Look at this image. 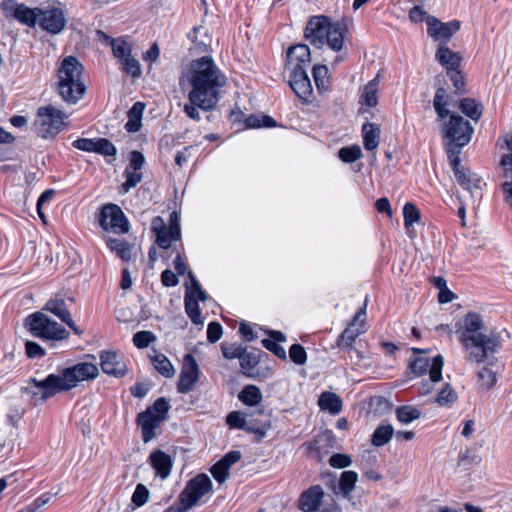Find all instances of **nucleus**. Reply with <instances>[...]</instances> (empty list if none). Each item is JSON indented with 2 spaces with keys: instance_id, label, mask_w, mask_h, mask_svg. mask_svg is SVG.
<instances>
[{
  "instance_id": "obj_34",
  "label": "nucleus",
  "mask_w": 512,
  "mask_h": 512,
  "mask_svg": "<svg viewBox=\"0 0 512 512\" xmlns=\"http://www.w3.org/2000/svg\"><path fill=\"white\" fill-rule=\"evenodd\" d=\"M460 111L473 121L481 118L483 106L473 98H463L459 103Z\"/></svg>"
},
{
  "instance_id": "obj_15",
  "label": "nucleus",
  "mask_w": 512,
  "mask_h": 512,
  "mask_svg": "<svg viewBox=\"0 0 512 512\" xmlns=\"http://www.w3.org/2000/svg\"><path fill=\"white\" fill-rule=\"evenodd\" d=\"M444 365V359L441 355H437L432 359L427 357H416L409 364V369L415 376H422L429 372V377L432 382H439L442 379V369Z\"/></svg>"
},
{
  "instance_id": "obj_47",
  "label": "nucleus",
  "mask_w": 512,
  "mask_h": 512,
  "mask_svg": "<svg viewBox=\"0 0 512 512\" xmlns=\"http://www.w3.org/2000/svg\"><path fill=\"white\" fill-rule=\"evenodd\" d=\"M358 480V474L354 471H344L339 480V488L344 495L350 494Z\"/></svg>"
},
{
  "instance_id": "obj_48",
  "label": "nucleus",
  "mask_w": 512,
  "mask_h": 512,
  "mask_svg": "<svg viewBox=\"0 0 512 512\" xmlns=\"http://www.w3.org/2000/svg\"><path fill=\"white\" fill-rule=\"evenodd\" d=\"M338 156L344 163H352L363 157L362 150L359 145H352L348 147H342L338 151Z\"/></svg>"
},
{
  "instance_id": "obj_27",
  "label": "nucleus",
  "mask_w": 512,
  "mask_h": 512,
  "mask_svg": "<svg viewBox=\"0 0 512 512\" xmlns=\"http://www.w3.org/2000/svg\"><path fill=\"white\" fill-rule=\"evenodd\" d=\"M146 161L142 152L137 150L130 151V188L136 186L143 179L141 169L144 167Z\"/></svg>"
},
{
  "instance_id": "obj_9",
  "label": "nucleus",
  "mask_w": 512,
  "mask_h": 512,
  "mask_svg": "<svg viewBox=\"0 0 512 512\" xmlns=\"http://www.w3.org/2000/svg\"><path fill=\"white\" fill-rule=\"evenodd\" d=\"M151 231L156 235L155 243L161 249L167 250L172 242L181 238L180 217L176 211L170 213L169 225L162 217L156 216L151 221Z\"/></svg>"
},
{
  "instance_id": "obj_19",
  "label": "nucleus",
  "mask_w": 512,
  "mask_h": 512,
  "mask_svg": "<svg viewBox=\"0 0 512 512\" xmlns=\"http://www.w3.org/2000/svg\"><path fill=\"white\" fill-rule=\"evenodd\" d=\"M311 62L310 49L306 44L291 46L287 51L286 68L291 70L307 69Z\"/></svg>"
},
{
  "instance_id": "obj_24",
  "label": "nucleus",
  "mask_w": 512,
  "mask_h": 512,
  "mask_svg": "<svg viewBox=\"0 0 512 512\" xmlns=\"http://www.w3.org/2000/svg\"><path fill=\"white\" fill-rule=\"evenodd\" d=\"M44 310L49 311L55 316H57L62 322L66 323L76 334H81V330L76 326V324L72 320L71 315L67 310L63 299L49 300L46 303Z\"/></svg>"
},
{
  "instance_id": "obj_36",
  "label": "nucleus",
  "mask_w": 512,
  "mask_h": 512,
  "mask_svg": "<svg viewBox=\"0 0 512 512\" xmlns=\"http://www.w3.org/2000/svg\"><path fill=\"white\" fill-rule=\"evenodd\" d=\"M394 435V428L390 424L379 425L371 436V443L375 447L386 445Z\"/></svg>"
},
{
  "instance_id": "obj_25",
  "label": "nucleus",
  "mask_w": 512,
  "mask_h": 512,
  "mask_svg": "<svg viewBox=\"0 0 512 512\" xmlns=\"http://www.w3.org/2000/svg\"><path fill=\"white\" fill-rule=\"evenodd\" d=\"M150 464L154 468L156 475L162 479L167 478L172 469L171 457L162 450H155L149 456Z\"/></svg>"
},
{
  "instance_id": "obj_2",
  "label": "nucleus",
  "mask_w": 512,
  "mask_h": 512,
  "mask_svg": "<svg viewBox=\"0 0 512 512\" xmlns=\"http://www.w3.org/2000/svg\"><path fill=\"white\" fill-rule=\"evenodd\" d=\"M485 324L479 313L469 312L464 318V329L460 333L459 342L466 352L465 359L470 363L481 364L487 361L489 365L497 362L495 353L500 347L498 337L482 333Z\"/></svg>"
},
{
  "instance_id": "obj_32",
  "label": "nucleus",
  "mask_w": 512,
  "mask_h": 512,
  "mask_svg": "<svg viewBox=\"0 0 512 512\" xmlns=\"http://www.w3.org/2000/svg\"><path fill=\"white\" fill-rule=\"evenodd\" d=\"M238 399L244 405L254 407L261 403L263 395L259 387L248 384L239 392Z\"/></svg>"
},
{
  "instance_id": "obj_62",
  "label": "nucleus",
  "mask_w": 512,
  "mask_h": 512,
  "mask_svg": "<svg viewBox=\"0 0 512 512\" xmlns=\"http://www.w3.org/2000/svg\"><path fill=\"white\" fill-rule=\"evenodd\" d=\"M21 3H17L15 0H4L0 4V8L6 17H17Z\"/></svg>"
},
{
  "instance_id": "obj_16",
  "label": "nucleus",
  "mask_w": 512,
  "mask_h": 512,
  "mask_svg": "<svg viewBox=\"0 0 512 512\" xmlns=\"http://www.w3.org/2000/svg\"><path fill=\"white\" fill-rule=\"evenodd\" d=\"M212 490V481L206 474H199L191 479L186 488L180 493L181 500L188 503L190 507L205 494Z\"/></svg>"
},
{
  "instance_id": "obj_31",
  "label": "nucleus",
  "mask_w": 512,
  "mask_h": 512,
  "mask_svg": "<svg viewBox=\"0 0 512 512\" xmlns=\"http://www.w3.org/2000/svg\"><path fill=\"white\" fill-rule=\"evenodd\" d=\"M321 410L328 411L332 415H337L342 410L341 398L333 392H323L318 400Z\"/></svg>"
},
{
  "instance_id": "obj_3",
  "label": "nucleus",
  "mask_w": 512,
  "mask_h": 512,
  "mask_svg": "<svg viewBox=\"0 0 512 512\" xmlns=\"http://www.w3.org/2000/svg\"><path fill=\"white\" fill-rule=\"evenodd\" d=\"M347 27L344 21L332 22L324 15L312 16L304 30L305 38L316 48L327 44L333 51H340Z\"/></svg>"
},
{
  "instance_id": "obj_60",
  "label": "nucleus",
  "mask_w": 512,
  "mask_h": 512,
  "mask_svg": "<svg viewBox=\"0 0 512 512\" xmlns=\"http://www.w3.org/2000/svg\"><path fill=\"white\" fill-rule=\"evenodd\" d=\"M461 147L448 146L447 154L450 160V164L454 173L463 170L460 165V151Z\"/></svg>"
},
{
  "instance_id": "obj_39",
  "label": "nucleus",
  "mask_w": 512,
  "mask_h": 512,
  "mask_svg": "<svg viewBox=\"0 0 512 512\" xmlns=\"http://www.w3.org/2000/svg\"><path fill=\"white\" fill-rule=\"evenodd\" d=\"M41 14V9L39 8H29L24 4H21L16 20L27 25L34 26L38 21V18Z\"/></svg>"
},
{
  "instance_id": "obj_64",
  "label": "nucleus",
  "mask_w": 512,
  "mask_h": 512,
  "mask_svg": "<svg viewBox=\"0 0 512 512\" xmlns=\"http://www.w3.org/2000/svg\"><path fill=\"white\" fill-rule=\"evenodd\" d=\"M210 471L214 479L220 484L226 481L229 475V470L220 461L216 462Z\"/></svg>"
},
{
  "instance_id": "obj_61",
  "label": "nucleus",
  "mask_w": 512,
  "mask_h": 512,
  "mask_svg": "<svg viewBox=\"0 0 512 512\" xmlns=\"http://www.w3.org/2000/svg\"><path fill=\"white\" fill-rule=\"evenodd\" d=\"M459 461L462 464H479L481 462V457L478 454L477 448L466 449L459 456Z\"/></svg>"
},
{
  "instance_id": "obj_46",
  "label": "nucleus",
  "mask_w": 512,
  "mask_h": 512,
  "mask_svg": "<svg viewBox=\"0 0 512 512\" xmlns=\"http://www.w3.org/2000/svg\"><path fill=\"white\" fill-rule=\"evenodd\" d=\"M458 399L456 391L451 387L449 383H446L444 387L439 391L436 402L438 405L443 407H449Z\"/></svg>"
},
{
  "instance_id": "obj_26",
  "label": "nucleus",
  "mask_w": 512,
  "mask_h": 512,
  "mask_svg": "<svg viewBox=\"0 0 512 512\" xmlns=\"http://www.w3.org/2000/svg\"><path fill=\"white\" fill-rule=\"evenodd\" d=\"M435 58L442 66L445 67L446 72L448 69L459 68L462 61L461 55L450 50L445 43L439 44Z\"/></svg>"
},
{
  "instance_id": "obj_52",
  "label": "nucleus",
  "mask_w": 512,
  "mask_h": 512,
  "mask_svg": "<svg viewBox=\"0 0 512 512\" xmlns=\"http://www.w3.org/2000/svg\"><path fill=\"white\" fill-rule=\"evenodd\" d=\"M245 349L242 344L238 343H222L221 345L222 354L226 359H240Z\"/></svg>"
},
{
  "instance_id": "obj_33",
  "label": "nucleus",
  "mask_w": 512,
  "mask_h": 512,
  "mask_svg": "<svg viewBox=\"0 0 512 512\" xmlns=\"http://www.w3.org/2000/svg\"><path fill=\"white\" fill-rule=\"evenodd\" d=\"M113 56L122 65L123 71L128 72V45L124 37L116 38L110 46Z\"/></svg>"
},
{
  "instance_id": "obj_5",
  "label": "nucleus",
  "mask_w": 512,
  "mask_h": 512,
  "mask_svg": "<svg viewBox=\"0 0 512 512\" xmlns=\"http://www.w3.org/2000/svg\"><path fill=\"white\" fill-rule=\"evenodd\" d=\"M169 409V401L164 397H160L152 406L147 407L145 411L138 415L137 423L145 443H148L157 436L156 430L166 420Z\"/></svg>"
},
{
  "instance_id": "obj_51",
  "label": "nucleus",
  "mask_w": 512,
  "mask_h": 512,
  "mask_svg": "<svg viewBox=\"0 0 512 512\" xmlns=\"http://www.w3.org/2000/svg\"><path fill=\"white\" fill-rule=\"evenodd\" d=\"M247 415L241 411H232L226 416V423L230 428L244 430L248 428L246 424Z\"/></svg>"
},
{
  "instance_id": "obj_14",
  "label": "nucleus",
  "mask_w": 512,
  "mask_h": 512,
  "mask_svg": "<svg viewBox=\"0 0 512 512\" xmlns=\"http://www.w3.org/2000/svg\"><path fill=\"white\" fill-rule=\"evenodd\" d=\"M200 377V368L192 354H186L183 358V365L177 383V391L180 394H187L194 389Z\"/></svg>"
},
{
  "instance_id": "obj_59",
  "label": "nucleus",
  "mask_w": 512,
  "mask_h": 512,
  "mask_svg": "<svg viewBox=\"0 0 512 512\" xmlns=\"http://www.w3.org/2000/svg\"><path fill=\"white\" fill-rule=\"evenodd\" d=\"M328 462L333 468L343 469L352 464V458L347 454L334 453L330 456Z\"/></svg>"
},
{
  "instance_id": "obj_45",
  "label": "nucleus",
  "mask_w": 512,
  "mask_h": 512,
  "mask_svg": "<svg viewBox=\"0 0 512 512\" xmlns=\"http://www.w3.org/2000/svg\"><path fill=\"white\" fill-rule=\"evenodd\" d=\"M246 424L248 428H245V431L248 433L255 434L258 438L265 437L267 431L270 429L271 425L268 420L262 421L259 419H246Z\"/></svg>"
},
{
  "instance_id": "obj_58",
  "label": "nucleus",
  "mask_w": 512,
  "mask_h": 512,
  "mask_svg": "<svg viewBox=\"0 0 512 512\" xmlns=\"http://www.w3.org/2000/svg\"><path fill=\"white\" fill-rule=\"evenodd\" d=\"M289 357L296 365H303L307 361V353L300 344H293L289 349Z\"/></svg>"
},
{
  "instance_id": "obj_29",
  "label": "nucleus",
  "mask_w": 512,
  "mask_h": 512,
  "mask_svg": "<svg viewBox=\"0 0 512 512\" xmlns=\"http://www.w3.org/2000/svg\"><path fill=\"white\" fill-rule=\"evenodd\" d=\"M121 289L123 290L119 299L117 300V304L115 307V317L119 322L127 323L128 322V314L126 307V297L125 291L128 288V268L124 267L122 269V279L120 283Z\"/></svg>"
},
{
  "instance_id": "obj_57",
  "label": "nucleus",
  "mask_w": 512,
  "mask_h": 512,
  "mask_svg": "<svg viewBox=\"0 0 512 512\" xmlns=\"http://www.w3.org/2000/svg\"><path fill=\"white\" fill-rule=\"evenodd\" d=\"M508 153L501 158L500 164L504 170V176L512 179V137L505 140Z\"/></svg>"
},
{
  "instance_id": "obj_37",
  "label": "nucleus",
  "mask_w": 512,
  "mask_h": 512,
  "mask_svg": "<svg viewBox=\"0 0 512 512\" xmlns=\"http://www.w3.org/2000/svg\"><path fill=\"white\" fill-rule=\"evenodd\" d=\"M446 98L447 93L445 88H438L434 95L433 107L435 109L439 121H443L450 114V111L447 108L448 102Z\"/></svg>"
},
{
  "instance_id": "obj_53",
  "label": "nucleus",
  "mask_w": 512,
  "mask_h": 512,
  "mask_svg": "<svg viewBox=\"0 0 512 512\" xmlns=\"http://www.w3.org/2000/svg\"><path fill=\"white\" fill-rule=\"evenodd\" d=\"M377 81L376 79L371 80L364 89L363 98L364 103L368 107H375L378 103V97H377Z\"/></svg>"
},
{
  "instance_id": "obj_42",
  "label": "nucleus",
  "mask_w": 512,
  "mask_h": 512,
  "mask_svg": "<svg viewBox=\"0 0 512 512\" xmlns=\"http://www.w3.org/2000/svg\"><path fill=\"white\" fill-rule=\"evenodd\" d=\"M145 107L144 102H136L130 108V133H136L142 128V116Z\"/></svg>"
},
{
  "instance_id": "obj_28",
  "label": "nucleus",
  "mask_w": 512,
  "mask_h": 512,
  "mask_svg": "<svg viewBox=\"0 0 512 512\" xmlns=\"http://www.w3.org/2000/svg\"><path fill=\"white\" fill-rule=\"evenodd\" d=\"M381 130L377 124L366 122L362 126L363 145L367 151L375 150L380 141Z\"/></svg>"
},
{
  "instance_id": "obj_11",
  "label": "nucleus",
  "mask_w": 512,
  "mask_h": 512,
  "mask_svg": "<svg viewBox=\"0 0 512 512\" xmlns=\"http://www.w3.org/2000/svg\"><path fill=\"white\" fill-rule=\"evenodd\" d=\"M58 381V377L55 374L48 375L42 381L32 379L28 386L22 388V396L34 405L42 404L56 393L62 392Z\"/></svg>"
},
{
  "instance_id": "obj_13",
  "label": "nucleus",
  "mask_w": 512,
  "mask_h": 512,
  "mask_svg": "<svg viewBox=\"0 0 512 512\" xmlns=\"http://www.w3.org/2000/svg\"><path fill=\"white\" fill-rule=\"evenodd\" d=\"M366 305L367 299L365 300L363 307H361L359 311L355 314L351 323L338 336L336 341V346L338 348L346 350L348 352L350 360H353L352 353L359 355V349L355 347L354 342L356 341L357 337L360 334L365 332L364 322L360 321V318L366 315Z\"/></svg>"
},
{
  "instance_id": "obj_4",
  "label": "nucleus",
  "mask_w": 512,
  "mask_h": 512,
  "mask_svg": "<svg viewBox=\"0 0 512 512\" xmlns=\"http://www.w3.org/2000/svg\"><path fill=\"white\" fill-rule=\"evenodd\" d=\"M82 73L83 66L77 58L67 56L63 59L58 69V90L64 101L76 103L84 95L86 87Z\"/></svg>"
},
{
  "instance_id": "obj_17",
  "label": "nucleus",
  "mask_w": 512,
  "mask_h": 512,
  "mask_svg": "<svg viewBox=\"0 0 512 512\" xmlns=\"http://www.w3.org/2000/svg\"><path fill=\"white\" fill-rule=\"evenodd\" d=\"M427 33L435 40H440V43H445L459 31L461 23L459 20H452L446 23L441 22L434 16H427Z\"/></svg>"
},
{
  "instance_id": "obj_22",
  "label": "nucleus",
  "mask_w": 512,
  "mask_h": 512,
  "mask_svg": "<svg viewBox=\"0 0 512 512\" xmlns=\"http://www.w3.org/2000/svg\"><path fill=\"white\" fill-rule=\"evenodd\" d=\"M40 26L51 33H59L65 26L64 15L59 9L42 10L38 18Z\"/></svg>"
},
{
  "instance_id": "obj_8",
  "label": "nucleus",
  "mask_w": 512,
  "mask_h": 512,
  "mask_svg": "<svg viewBox=\"0 0 512 512\" xmlns=\"http://www.w3.org/2000/svg\"><path fill=\"white\" fill-rule=\"evenodd\" d=\"M99 226L108 234L128 233V220L123 210L114 203L103 204L95 215Z\"/></svg>"
},
{
  "instance_id": "obj_10",
  "label": "nucleus",
  "mask_w": 512,
  "mask_h": 512,
  "mask_svg": "<svg viewBox=\"0 0 512 512\" xmlns=\"http://www.w3.org/2000/svg\"><path fill=\"white\" fill-rule=\"evenodd\" d=\"M64 118V113L51 105L39 108L34 123L36 134L42 138L54 137L60 132Z\"/></svg>"
},
{
  "instance_id": "obj_20",
  "label": "nucleus",
  "mask_w": 512,
  "mask_h": 512,
  "mask_svg": "<svg viewBox=\"0 0 512 512\" xmlns=\"http://www.w3.org/2000/svg\"><path fill=\"white\" fill-rule=\"evenodd\" d=\"M73 146L86 152H95L105 156H113L116 153L114 145L104 138H81L73 142Z\"/></svg>"
},
{
  "instance_id": "obj_6",
  "label": "nucleus",
  "mask_w": 512,
  "mask_h": 512,
  "mask_svg": "<svg viewBox=\"0 0 512 512\" xmlns=\"http://www.w3.org/2000/svg\"><path fill=\"white\" fill-rule=\"evenodd\" d=\"M25 325L28 331L37 338L62 340L68 337L65 328L42 312H35L29 315L26 318Z\"/></svg>"
},
{
  "instance_id": "obj_38",
  "label": "nucleus",
  "mask_w": 512,
  "mask_h": 512,
  "mask_svg": "<svg viewBox=\"0 0 512 512\" xmlns=\"http://www.w3.org/2000/svg\"><path fill=\"white\" fill-rule=\"evenodd\" d=\"M185 311L192 323L198 325L203 323L201 310L196 298L193 294H185L184 298Z\"/></svg>"
},
{
  "instance_id": "obj_12",
  "label": "nucleus",
  "mask_w": 512,
  "mask_h": 512,
  "mask_svg": "<svg viewBox=\"0 0 512 512\" xmlns=\"http://www.w3.org/2000/svg\"><path fill=\"white\" fill-rule=\"evenodd\" d=\"M55 375L58 377L60 389L67 391L74 388L78 382L95 378L98 375V368L92 363L82 362L65 368Z\"/></svg>"
},
{
  "instance_id": "obj_55",
  "label": "nucleus",
  "mask_w": 512,
  "mask_h": 512,
  "mask_svg": "<svg viewBox=\"0 0 512 512\" xmlns=\"http://www.w3.org/2000/svg\"><path fill=\"white\" fill-rule=\"evenodd\" d=\"M155 341L156 336L151 331L147 330L138 331L133 336V343L139 349L146 348Z\"/></svg>"
},
{
  "instance_id": "obj_49",
  "label": "nucleus",
  "mask_w": 512,
  "mask_h": 512,
  "mask_svg": "<svg viewBox=\"0 0 512 512\" xmlns=\"http://www.w3.org/2000/svg\"><path fill=\"white\" fill-rule=\"evenodd\" d=\"M446 73L453 84L454 93L455 94L465 93L466 92V89H465L466 81H465V77H464L462 71L459 68L448 69V71Z\"/></svg>"
},
{
  "instance_id": "obj_7",
  "label": "nucleus",
  "mask_w": 512,
  "mask_h": 512,
  "mask_svg": "<svg viewBox=\"0 0 512 512\" xmlns=\"http://www.w3.org/2000/svg\"><path fill=\"white\" fill-rule=\"evenodd\" d=\"M447 121H442V136L448 140L447 146L463 147L467 145L474 132L468 120L458 114H449Z\"/></svg>"
},
{
  "instance_id": "obj_23",
  "label": "nucleus",
  "mask_w": 512,
  "mask_h": 512,
  "mask_svg": "<svg viewBox=\"0 0 512 512\" xmlns=\"http://www.w3.org/2000/svg\"><path fill=\"white\" fill-rule=\"evenodd\" d=\"M101 368L104 373L120 377L125 374L126 365L119 360L118 354L114 351H103L100 354Z\"/></svg>"
},
{
  "instance_id": "obj_50",
  "label": "nucleus",
  "mask_w": 512,
  "mask_h": 512,
  "mask_svg": "<svg viewBox=\"0 0 512 512\" xmlns=\"http://www.w3.org/2000/svg\"><path fill=\"white\" fill-rule=\"evenodd\" d=\"M404 226L409 228L413 223L420 220V211L417 206L411 202H407L403 207Z\"/></svg>"
},
{
  "instance_id": "obj_56",
  "label": "nucleus",
  "mask_w": 512,
  "mask_h": 512,
  "mask_svg": "<svg viewBox=\"0 0 512 512\" xmlns=\"http://www.w3.org/2000/svg\"><path fill=\"white\" fill-rule=\"evenodd\" d=\"M328 69L325 65H315L312 69V75L318 90L327 88Z\"/></svg>"
},
{
  "instance_id": "obj_18",
  "label": "nucleus",
  "mask_w": 512,
  "mask_h": 512,
  "mask_svg": "<svg viewBox=\"0 0 512 512\" xmlns=\"http://www.w3.org/2000/svg\"><path fill=\"white\" fill-rule=\"evenodd\" d=\"M289 86L295 95L303 102L309 103L313 88L307 69H296L290 71Z\"/></svg>"
},
{
  "instance_id": "obj_30",
  "label": "nucleus",
  "mask_w": 512,
  "mask_h": 512,
  "mask_svg": "<svg viewBox=\"0 0 512 512\" xmlns=\"http://www.w3.org/2000/svg\"><path fill=\"white\" fill-rule=\"evenodd\" d=\"M261 354L262 351H258L257 353L247 352V350L245 349V352H243L242 356L239 359L240 367L245 376L253 379H255L258 376V373L255 372V368L260 362Z\"/></svg>"
},
{
  "instance_id": "obj_41",
  "label": "nucleus",
  "mask_w": 512,
  "mask_h": 512,
  "mask_svg": "<svg viewBox=\"0 0 512 512\" xmlns=\"http://www.w3.org/2000/svg\"><path fill=\"white\" fill-rule=\"evenodd\" d=\"M396 417L402 424H409L421 417V411L411 405L399 406L395 411Z\"/></svg>"
},
{
  "instance_id": "obj_44",
  "label": "nucleus",
  "mask_w": 512,
  "mask_h": 512,
  "mask_svg": "<svg viewBox=\"0 0 512 512\" xmlns=\"http://www.w3.org/2000/svg\"><path fill=\"white\" fill-rule=\"evenodd\" d=\"M486 366L479 370L477 377L480 386L486 390L492 388L496 383V373L491 369L487 361H484Z\"/></svg>"
},
{
  "instance_id": "obj_21",
  "label": "nucleus",
  "mask_w": 512,
  "mask_h": 512,
  "mask_svg": "<svg viewBox=\"0 0 512 512\" xmlns=\"http://www.w3.org/2000/svg\"><path fill=\"white\" fill-rule=\"evenodd\" d=\"M324 491L320 485H314L303 491L298 500V508L303 512H315L322 505Z\"/></svg>"
},
{
  "instance_id": "obj_43",
  "label": "nucleus",
  "mask_w": 512,
  "mask_h": 512,
  "mask_svg": "<svg viewBox=\"0 0 512 512\" xmlns=\"http://www.w3.org/2000/svg\"><path fill=\"white\" fill-rule=\"evenodd\" d=\"M105 241L111 252L115 253L124 261L128 259V246L124 239L107 236Z\"/></svg>"
},
{
  "instance_id": "obj_35",
  "label": "nucleus",
  "mask_w": 512,
  "mask_h": 512,
  "mask_svg": "<svg viewBox=\"0 0 512 512\" xmlns=\"http://www.w3.org/2000/svg\"><path fill=\"white\" fill-rule=\"evenodd\" d=\"M153 367L164 377L172 378L175 375V369L171 361L162 353H156L150 356Z\"/></svg>"
},
{
  "instance_id": "obj_40",
  "label": "nucleus",
  "mask_w": 512,
  "mask_h": 512,
  "mask_svg": "<svg viewBox=\"0 0 512 512\" xmlns=\"http://www.w3.org/2000/svg\"><path fill=\"white\" fill-rule=\"evenodd\" d=\"M457 182L469 193L472 197L480 198L482 196L481 188L478 183L473 182L471 178L464 172V170L454 173Z\"/></svg>"
},
{
  "instance_id": "obj_1",
  "label": "nucleus",
  "mask_w": 512,
  "mask_h": 512,
  "mask_svg": "<svg viewBox=\"0 0 512 512\" xmlns=\"http://www.w3.org/2000/svg\"><path fill=\"white\" fill-rule=\"evenodd\" d=\"M192 86L188 98L203 110L213 109L219 102V89L225 85V76L213 59L203 56L193 60L187 74Z\"/></svg>"
},
{
  "instance_id": "obj_63",
  "label": "nucleus",
  "mask_w": 512,
  "mask_h": 512,
  "mask_svg": "<svg viewBox=\"0 0 512 512\" xmlns=\"http://www.w3.org/2000/svg\"><path fill=\"white\" fill-rule=\"evenodd\" d=\"M21 3H17L15 0H4L0 4V8L6 17H17Z\"/></svg>"
},
{
  "instance_id": "obj_54",
  "label": "nucleus",
  "mask_w": 512,
  "mask_h": 512,
  "mask_svg": "<svg viewBox=\"0 0 512 512\" xmlns=\"http://www.w3.org/2000/svg\"><path fill=\"white\" fill-rule=\"evenodd\" d=\"M150 498V491L144 484H138L132 494L131 501L136 507H142Z\"/></svg>"
}]
</instances>
